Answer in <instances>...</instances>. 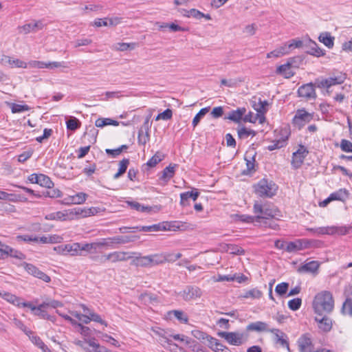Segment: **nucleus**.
Returning <instances> with one entry per match:
<instances>
[{"instance_id":"nucleus-31","label":"nucleus","mask_w":352,"mask_h":352,"mask_svg":"<svg viewBox=\"0 0 352 352\" xmlns=\"http://www.w3.org/2000/svg\"><path fill=\"white\" fill-rule=\"evenodd\" d=\"M246 330L248 331H256V332H263V331H269L270 329H268V324L262 321H256L254 322L250 323L246 327Z\"/></svg>"},{"instance_id":"nucleus-6","label":"nucleus","mask_w":352,"mask_h":352,"mask_svg":"<svg viewBox=\"0 0 352 352\" xmlns=\"http://www.w3.org/2000/svg\"><path fill=\"white\" fill-rule=\"evenodd\" d=\"M352 232V226H327L318 228V233L320 234L342 236Z\"/></svg>"},{"instance_id":"nucleus-58","label":"nucleus","mask_w":352,"mask_h":352,"mask_svg":"<svg viewBox=\"0 0 352 352\" xmlns=\"http://www.w3.org/2000/svg\"><path fill=\"white\" fill-rule=\"evenodd\" d=\"M302 305V300L300 298H296L288 302V307L292 311L298 310Z\"/></svg>"},{"instance_id":"nucleus-42","label":"nucleus","mask_w":352,"mask_h":352,"mask_svg":"<svg viewBox=\"0 0 352 352\" xmlns=\"http://www.w3.org/2000/svg\"><path fill=\"white\" fill-rule=\"evenodd\" d=\"M268 102L267 100H262L259 98L258 102L254 104V109L257 113L265 114L267 111Z\"/></svg>"},{"instance_id":"nucleus-15","label":"nucleus","mask_w":352,"mask_h":352,"mask_svg":"<svg viewBox=\"0 0 352 352\" xmlns=\"http://www.w3.org/2000/svg\"><path fill=\"white\" fill-rule=\"evenodd\" d=\"M298 94L299 97L304 98L306 100L316 99V94L314 85L309 82L300 86L298 89Z\"/></svg>"},{"instance_id":"nucleus-39","label":"nucleus","mask_w":352,"mask_h":352,"mask_svg":"<svg viewBox=\"0 0 352 352\" xmlns=\"http://www.w3.org/2000/svg\"><path fill=\"white\" fill-rule=\"evenodd\" d=\"M318 39L328 48L331 49L334 45V37L331 36L329 32H322L320 34Z\"/></svg>"},{"instance_id":"nucleus-8","label":"nucleus","mask_w":352,"mask_h":352,"mask_svg":"<svg viewBox=\"0 0 352 352\" xmlns=\"http://www.w3.org/2000/svg\"><path fill=\"white\" fill-rule=\"evenodd\" d=\"M318 243H274V246L276 249L283 250L289 253L297 252L300 250L309 248H318Z\"/></svg>"},{"instance_id":"nucleus-55","label":"nucleus","mask_w":352,"mask_h":352,"mask_svg":"<svg viewBox=\"0 0 352 352\" xmlns=\"http://www.w3.org/2000/svg\"><path fill=\"white\" fill-rule=\"evenodd\" d=\"M192 336L197 338V340H199L201 341H204L205 340H207L208 342V338L211 337L210 336H208L206 333L200 331L199 329H195L191 331Z\"/></svg>"},{"instance_id":"nucleus-45","label":"nucleus","mask_w":352,"mask_h":352,"mask_svg":"<svg viewBox=\"0 0 352 352\" xmlns=\"http://www.w3.org/2000/svg\"><path fill=\"white\" fill-rule=\"evenodd\" d=\"M163 159L164 155L157 152L151 158L148 160L146 165L150 168L155 167L158 163L162 161Z\"/></svg>"},{"instance_id":"nucleus-41","label":"nucleus","mask_w":352,"mask_h":352,"mask_svg":"<svg viewBox=\"0 0 352 352\" xmlns=\"http://www.w3.org/2000/svg\"><path fill=\"white\" fill-rule=\"evenodd\" d=\"M38 184L50 189L54 186V183L51 179L44 174H38Z\"/></svg>"},{"instance_id":"nucleus-5","label":"nucleus","mask_w":352,"mask_h":352,"mask_svg":"<svg viewBox=\"0 0 352 352\" xmlns=\"http://www.w3.org/2000/svg\"><path fill=\"white\" fill-rule=\"evenodd\" d=\"M218 335L234 346H240L248 340V335L244 333L221 331Z\"/></svg>"},{"instance_id":"nucleus-29","label":"nucleus","mask_w":352,"mask_h":352,"mask_svg":"<svg viewBox=\"0 0 352 352\" xmlns=\"http://www.w3.org/2000/svg\"><path fill=\"white\" fill-rule=\"evenodd\" d=\"M340 312L344 316H349L352 318V290L346 295Z\"/></svg>"},{"instance_id":"nucleus-37","label":"nucleus","mask_w":352,"mask_h":352,"mask_svg":"<svg viewBox=\"0 0 352 352\" xmlns=\"http://www.w3.org/2000/svg\"><path fill=\"white\" fill-rule=\"evenodd\" d=\"M87 197V195L86 193L78 192L68 199H65V201L67 204H82L86 201Z\"/></svg>"},{"instance_id":"nucleus-19","label":"nucleus","mask_w":352,"mask_h":352,"mask_svg":"<svg viewBox=\"0 0 352 352\" xmlns=\"http://www.w3.org/2000/svg\"><path fill=\"white\" fill-rule=\"evenodd\" d=\"M44 28V24L41 21H35L33 23H26L22 26H19L18 30L19 33L25 34L30 32H36Z\"/></svg>"},{"instance_id":"nucleus-16","label":"nucleus","mask_w":352,"mask_h":352,"mask_svg":"<svg viewBox=\"0 0 352 352\" xmlns=\"http://www.w3.org/2000/svg\"><path fill=\"white\" fill-rule=\"evenodd\" d=\"M27 64H28V66H29L30 67L39 68V69L47 68V69H52L58 68V67H65L64 62H56V61L45 63V62L39 61V60H31Z\"/></svg>"},{"instance_id":"nucleus-11","label":"nucleus","mask_w":352,"mask_h":352,"mask_svg":"<svg viewBox=\"0 0 352 352\" xmlns=\"http://www.w3.org/2000/svg\"><path fill=\"white\" fill-rule=\"evenodd\" d=\"M20 266L23 267L29 274L39 278L45 283H50L51 281V278L48 275L41 271L32 263L23 262L20 264Z\"/></svg>"},{"instance_id":"nucleus-2","label":"nucleus","mask_w":352,"mask_h":352,"mask_svg":"<svg viewBox=\"0 0 352 352\" xmlns=\"http://www.w3.org/2000/svg\"><path fill=\"white\" fill-rule=\"evenodd\" d=\"M313 308L317 315L322 316L332 312L334 309V298L329 291L318 293L313 301Z\"/></svg>"},{"instance_id":"nucleus-24","label":"nucleus","mask_w":352,"mask_h":352,"mask_svg":"<svg viewBox=\"0 0 352 352\" xmlns=\"http://www.w3.org/2000/svg\"><path fill=\"white\" fill-rule=\"evenodd\" d=\"M293 62L294 58H290L287 63L278 66L276 69V73L283 76L285 78H290L295 74L292 70Z\"/></svg>"},{"instance_id":"nucleus-23","label":"nucleus","mask_w":352,"mask_h":352,"mask_svg":"<svg viewBox=\"0 0 352 352\" xmlns=\"http://www.w3.org/2000/svg\"><path fill=\"white\" fill-rule=\"evenodd\" d=\"M132 254H135V252H114L105 256L106 260H111L112 262L122 261L130 259L133 257Z\"/></svg>"},{"instance_id":"nucleus-18","label":"nucleus","mask_w":352,"mask_h":352,"mask_svg":"<svg viewBox=\"0 0 352 352\" xmlns=\"http://www.w3.org/2000/svg\"><path fill=\"white\" fill-rule=\"evenodd\" d=\"M303 43L300 40L292 39L287 43H284L283 45L277 47L281 56L289 54L291 51L294 48H300L302 47Z\"/></svg>"},{"instance_id":"nucleus-3","label":"nucleus","mask_w":352,"mask_h":352,"mask_svg":"<svg viewBox=\"0 0 352 352\" xmlns=\"http://www.w3.org/2000/svg\"><path fill=\"white\" fill-rule=\"evenodd\" d=\"M254 212L256 214L257 223L260 226L270 227L274 228L275 222L273 220L276 215V209L267 205H262L258 202L254 204Z\"/></svg>"},{"instance_id":"nucleus-1","label":"nucleus","mask_w":352,"mask_h":352,"mask_svg":"<svg viewBox=\"0 0 352 352\" xmlns=\"http://www.w3.org/2000/svg\"><path fill=\"white\" fill-rule=\"evenodd\" d=\"M63 243L60 245L54 248V250L59 254L75 255H86L88 253L94 252L99 245H105L106 243Z\"/></svg>"},{"instance_id":"nucleus-60","label":"nucleus","mask_w":352,"mask_h":352,"mask_svg":"<svg viewBox=\"0 0 352 352\" xmlns=\"http://www.w3.org/2000/svg\"><path fill=\"white\" fill-rule=\"evenodd\" d=\"M186 344L194 352H197V351L201 346V345L197 341L190 338H186Z\"/></svg>"},{"instance_id":"nucleus-64","label":"nucleus","mask_w":352,"mask_h":352,"mask_svg":"<svg viewBox=\"0 0 352 352\" xmlns=\"http://www.w3.org/2000/svg\"><path fill=\"white\" fill-rule=\"evenodd\" d=\"M340 148L344 152L352 153V142L349 140L342 139L340 142Z\"/></svg>"},{"instance_id":"nucleus-7","label":"nucleus","mask_w":352,"mask_h":352,"mask_svg":"<svg viewBox=\"0 0 352 352\" xmlns=\"http://www.w3.org/2000/svg\"><path fill=\"white\" fill-rule=\"evenodd\" d=\"M203 294L202 290L195 285H187L181 292L178 293V296L182 298L185 301H190L200 298Z\"/></svg>"},{"instance_id":"nucleus-46","label":"nucleus","mask_w":352,"mask_h":352,"mask_svg":"<svg viewBox=\"0 0 352 352\" xmlns=\"http://www.w3.org/2000/svg\"><path fill=\"white\" fill-rule=\"evenodd\" d=\"M150 140V135L148 131H144L142 129H140L138 131V142L140 145L145 146L146 144Z\"/></svg>"},{"instance_id":"nucleus-10","label":"nucleus","mask_w":352,"mask_h":352,"mask_svg":"<svg viewBox=\"0 0 352 352\" xmlns=\"http://www.w3.org/2000/svg\"><path fill=\"white\" fill-rule=\"evenodd\" d=\"M313 118V114L308 113L305 109H298L292 119V124L300 129L306 123L311 122Z\"/></svg>"},{"instance_id":"nucleus-50","label":"nucleus","mask_w":352,"mask_h":352,"mask_svg":"<svg viewBox=\"0 0 352 352\" xmlns=\"http://www.w3.org/2000/svg\"><path fill=\"white\" fill-rule=\"evenodd\" d=\"M226 251L232 254L241 255L244 254V250L234 243H227Z\"/></svg>"},{"instance_id":"nucleus-47","label":"nucleus","mask_w":352,"mask_h":352,"mask_svg":"<svg viewBox=\"0 0 352 352\" xmlns=\"http://www.w3.org/2000/svg\"><path fill=\"white\" fill-rule=\"evenodd\" d=\"M170 338H173L175 340H180L182 342H186V338L187 337L183 335L181 336L179 334L163 336H162V342H166L168 344H171L172 340H170Z\"/></svg>"},{"instance_id":"nucleus-13","label":"nucleus","mask_w":352,"mask_h":352,"mask_svg":"<svg viewBox=\"0 0 352 352\" xmlns=\"http://www.w3.org/2000/svg\"><path fill=\"white\" fill-rule=\"evenodd\" d=\"M18 239H21L25 242H60L61 238L57 235H45L41 237H38L33 235H23L18 236Z\"/></svg>"},{"instance_id":"nucleus-44","label":"nucleus","mask_w":352,"mask_h":352,"mask_svg":"<svg viewBox=\"0 0 352 352\" xmlns=\"http://www.w3.org/2000/svg\"><path fill=\"white\" fill-rule=\"evenodd\" d=\"M127 204L132 208L137 211L143 212H149L151 211V207L145 206L136 201H127Z\"/></svg>"},{"instance_id":"nucleus-43","label":"nucleus","mask_w":352,"mask_h":352,"mask_svg":"<svg viewBox=\"0 0 352 352\" xmlns=\"http://www.w3.org/2000/svg\"><path fill=\"white\" fill-rule=\"evenodd\" d=\"M210 107H204L200 109V111L195 115L194 117L192 124L193 128H195L198 124L199 123L200 120L204 117V116L209 111Z\"/></svg>"},{"instance_id":"nucleus-62","label":"nucleus","mask_w":352,"mask_h":352,"mask_svg":"<svg viewBox=\"0 0 352 352\" xmlns=\"http://www.w3.org/2000/svg\"><path fill=\"white\" fill-rule=\"evenodd\" d=\"M172 116H173L172 110L170 109H166L163 112L159 113L156 116L155 120H170L172 118Z\"/></svg>"},{"instance_id":"nucleus-33","label":"nucleus","mask_w":352,"mask_h":352,"mask_svg":"<svg viewBox=\"0 0 352 352\" xmlns=\"http://www.w3.org/2000/svg\"><path fill=\"white\" fill-rule=\"evenodd\" d=\"M245 108H238L236 110L231 111L225 119H228L234 122H239L245 115Z\"/></svg>"},{"instance_id":"nucleus-32","label":"nucleus","mask_w":352,"mask_h":352,"mask_svg":"<svg viewBox=\"0 0 352 352\" xmlns=\"http://www.w3.org/2000/svg\"><path fill=\"white\" fill-rule=\"evenodd\" d=\"M307 47L308 50L306 52L310 55L320 57L325 54L324 50L319 47L317 43L312 40L309 41Z\"/></svg>"},{"instance_id":"nucleus-9","label":"nucleus","mask_w":352,"mask_h":352,"mask_svg":"<svg viewBox=\"0 0 352 352\" xmlns=\"http://www.w3.org/2000/svg\"><path fill=\"white\" fill-rule=\"evenodd\" d=\"M308 154V149L302 144L299 145L298 149L292 154V158L291 161L292 168L294 169H298L300 168Z\"/></svg>"},{"instance_id":"nucleus-38","label":"nucleus","mask_w":352,"mask_h":352,"mask_svg":"<svg viewBox=\"0 0 352 352\" xmlns=\"http://www.w3.org/2000/svg\"><path fill=\"white\" fill-rule=\"evenodd\" d=\"M168 316L171 317L174 316L177 320L183 324H186L188 322V315L182 310H172L168 312Z\"/></svg>"},{"instance_id":"nucleus-20","label":"nucleus","mask_w":352,"mask_h":352,"mask_svg":"<svg viewBox=\"0 0 352 352\" xmlns=\"http://www.w3.org/2000/svg\"><path fill=\"white\" fill-rule=\"evenodd\" d=\"M0 63L3 65H9L11 67H18V68H27L28 64L27 63L18 59L13 58L9 56L3 55L0 59Z\"/></svg>"},{"instance_id":"nucleus-28","label":"nucleus","mask_w":352,"mask_h":352,"mask_svg":"<svg viewBox=\"0 0 352 352\" xmlns=\"http://www.w3.org/2000/svg\"><path fill=\"white\" fill-rule=\"evenodd\" d=\"M178 166L177 164H169L161 173L160 179L166 184L175 175V168Z\"/></svg>"},{"instance_id":"nucleus-34","label":"nucleus","mask_w":352,"mask_h":352,"mask_svg":"<svg viewBox=\"0 0 352 352\" xmlns=\"http://www.w3.org/2000/svg\"><path fill=\"white\" fill-rule=\"evenodd\" d=\"M319 263L316 261L308 262L299 267L300 272L315 273L319 268Z\"/></svg>"},{"instance_id":"nucleus-57","label":"nucleus","mask_w":352,"mask_h":352,"mask_svg":"<svg viewBox=\"0 0 352 352\" xmlns=\"http://www.w3.org/2000/svg\"><path fill=\"white\" fill-rule=\"evenodd\" d=\"M289 288V283L283 282L281 283L278 284L276 286L275 292L276 294L280 296L285 295Z\"/></svg>"},{"instance_id":"nucleus-56","label":"nucleus","mask_w":352,"mask_h":352,"mask_svg":"<svg viewBox=\"0 0 352 352\" xmlns=\"http://www.w3.org/2000/svg\"><path fill=\"white\" fill-rule=\"evenodd\" d=\"M30 107L27 104H12L11 110L13 113H21L30 110Z\"/></svg>"},{"instance_id":"nucleus-49","label":"nucleus","mask_w":352,"mask_h":352,"mask_svg":"<svg viewBox=\"0 0 352 352\" xmlns=\"http://www.w3.org/2000/svg\"><path fill=\"white\" fill-rule=\"evenodd\" d=\"M238 136L241 139L247 138L248 136L252 135L254 136L256 135V132L251 129H248L245 127H241L238 129L237 130Z\"/></svg>"},{"instance_id":"nucleus-63","label":"nucleus","mask_w":352,"mask_h":352,"mask_svg":"<svg viewBox=\"0 0 352 352\" xmlns=\"http://www.w3.org/2000/svg\"><path fill=\"white\" fill-rule=\"evenodd\" d=\"M313 84L314 85V87H316L320 89H322V88L329 89L327 78H318L315 80L314 83H313Z\"/></svg>"},{"instance_id":"nucleus-27","label":"nucleus","mask_w":352,"mask_h":352,"mask_svg":"<svg viewBox=\"0 0 352 352\" xmlns=\"http://www.w3.org/2000/svg\"><path fill=\"white\" fill-rule=\"evenodd\" d=\"M289 133L287 130H284L282 137L278 140H274L270 145L267 146V150L272 151L276 149L281 148L286 146Z\"/></svg>"},{"instance_id":"nucleus-40","label":"nucleus","mask_w":352,"mask_h":352,"mask_svg":"<svg viewBox=\"0 0 352 352\" xmlns=\"http://www.w3.org/2000/svg\"><path fill=\"white\" fill-rule=\"evenodd\" d=\"M332 201L338 200L344 201L349 197V192L345 188H341L339 190L334 192L330 195Z\"/></svg>"},{"instance_id":"nucleus-22","label":"nucleus","mask_w":352,"mask_h":352,"mask_svg":"<svg viewBox=\"0 0 352 352\" xmlns=\"http://www.w3.org/2000/svg\"><path fill=\"white\" fill-rule=\"evenodd\" d=\"M131 264L136 267H152L151 260L148 256H142L140 254H132Z\"/></svg>"},{"instance_id":"nucleus-21","label":"nucleus","mask_w":352,"mask_h":352,"mask_svg":"<svg viewBox=\"0 0 352 352\" xmlns=\"http://www.w3.org/2000/svg\"><path fill=\"white\" fill-rule=\"evenodd\" d=\"M297 342L299 352H310L311 350H314L311 339L307 334L300 336Z\"/></svg>"},{"instance_id":"nucleus-54","label":"nucleus","mask_w":352,"mask_h":352,"mask_svg":"<svg viewBox=\"0 0 352 352\" xmlns=\"http://www.w3.org/2000/svg\"><path fill=\"white\" fill-rule=\"evenodd\" d=\"M67 128L70 131H76L80 126V121L76 118H72L66 122Z\"/></svg>"},{"instance_id":"nucleus-36","label":"nucleus","mask_w":352,"mask_h":352,"mask_svg":"<svg viewBox=\"0 0 352 352\" xmlns=\"http://www.w3.org/2000/svg\"><path fill=\"white\" fill-rule=\"evenodd\" d=\"M0 296L8 302L20 307L21 299L16 296L7 292H0Z\"/></svg>"},{"instance_id":"nucleus-30","label":"nucleus","mask_w":352,"mask_h":352,"mask_svg":"<svg viewBox=\"0 0 352 352\" xmlns=\"http://www.w3.org/2000/svg\"><path fill=\"white\" fill-rule=\"evenodd\" d=\"M208 346L215 352H232L226 346L213 337L208 338Z\"/></svg>"},{"instance_id":"nucleus-4","label":"nucleus","mask_w":352,"mask_h":352,"mask_svg":"<svg viewBox=\"0 0 352 352\" xmlns=\"http://www.w3.org/2000/svg\"><path fill=\"white\" fill-rule=\"evenodd\" d=\"M254 188L258 196L270 198L276 195L278 187L272 181L262 179L254 186Z\"/></svg>"},{"instance_id":"nucleus-51","label":"nucleus","mask_w":352,"mask_h":352,"mask_svg":"<svg viewBox=\"0 0 352 352\" xmlns=\"http://www.w3.org/2000/svg\"><path fill=\"white\" fill-rule=\"evenodd\" d=\"M87 343L93 348L94 352H113L107 347L100 346L99 344L96 343L94 340H89Z\"/></svg>"},{"instance_id":"nucleus-25","label":"nucleus","mask_w":352,"mask_h":352,"mask_svg":"<svg viewBox=\"0 0 352 352\" xmlns=\"http://www.w3.org/2000/svg\"><path fill=\"white\" fill-rule=\"evenodd\" d=\"M0 251L2 252V257H0V259H4L8 256L19 260H23L25 258V255L21 252L16 250L8 245H6L4 249L0 248Z\"/></svg>"},{"instance_id":"nucleus-14","label":"nucleus","mask_w":352,"mask_h":352,"mask_svg":"<svg viewBox=\"0 0 352 352\" xmlns=\"http://www.w3.org/2000/svg\"><path fill=\"white\" fill-rule=\"evenodd\" d=\"M270 332L272 333L274 336V341L275 344H279L283 348H286L289 352H291L288 337L286 333L278 329H271Z\"/></svg>"},{"instance_id":"nucleus-12","label":"nucleus","mask_w":352,"mask_h":352,"mask_svg":"<svg viewBox=\"0 0 352 352\" xmlns=\"http://www.w3.org/2000/svg\"><path fill=\"white\" fill-rule=\"evenodd\" d=\"M184 226L181 221H164L157 224L152 225L153 232L158 231H176L177 230H182Z\"/></svg>"},{"instance_id":"nucleus-48","label":"nucleus","mask_w":352,"mask_h":352,"mask_svg":"<svg viewBox=\"0 0 352 352\" xmlns=\"http://www.w3.org/2000/svg\"><path fill=\"white\" fill-rule=\"evenodd\" d=\"M262 295H263V293L261 291H260L257 288H254V289L247 291L243 296V298H254V299H255V298L259 299L262 297Z\"/></svg>"},{"instance_id":"nucleus-26","label":"nucleus","mask_w":352,"mask_h":352,"mask_svg":"<svg viewBox=\"0 0 352 352\" xmlns=\"http://www.w3.org/2000/svg\"><path fill=\"white\" fill-rule=\"evenodd\" d=\"M199 196V192L196 188H193L192 191L182 192L180 194V204L183 206L189 205V199H192L193 201H196Z\"/></svg>"},{"instance_id":"nucleus-17","label":"nucleus","mask_w":352,"mask_h":352,"mask_svg":"<svg viewBox=\"0 0 352 352\" xmlns=\"http://www.w3.org/2000/svg\"><path fill=\"white\" fill-rule=\"evenodd\" d=\"M315 321L318 322L319 329L324 333H328L332 329L333 320L331 318L327 316L326 314H323L322 316L317 315L315 317Z\"/></svg>"},{"instance_id":"nucleus-35","label":"nucleus","mask_w":352,"mask_h":352,"mask_svg":"<svg viewBox=\"0 0 352 352\" xmlns=\"http://www.w3.org/2000/svg\"><path fill=\"white\" fill-rule=\"evenodd\" d=\"M346 78L345 73L339 72L337 75L331 76L327 78L329 88L333 85L342 84Z\"/></svg>"},{"instance_id":"nucleus-53","label":"nucleus","mask_w":352,"mask_h":352,"mask_svg":"<svg viewBox=\"0 0 352 352\" xmlns=\"http://www.w3.org/2000/svg\"><path fill=\"white\" fill-rule=\"evenodd\" d=\"M184 15L188 17H193L195 19H200L205 16V14L201 12L200 11L196 10V9H191L190 10H184Z\"/></svg>"},{"instance_id":"nucleus-59","label":"nucleus","mask_w":352,"mask_h":352,"mask_svg":"<svg viewBox=\"0 0 352 352\" xmlns=\"http://www.w3.org/2000/svg\"><path fill=\"white\" fill-rule=\"evenodd\" d=\"M14 323L16 327L21 329L23 332L25 333L28 336H30V335L33 334V331L28 329L27 327L23 323L22 321L18 319L14 320Z\"/></svg>"},{"instance_id":"nucleus-52","label":"nucleus","mask_w":352,"mask_h":352,"mask_svg":"<svg viewBox=\"0 0 352 352\" xmlns=\"http://www.w3.org/2000/svg\"><path fill=\"white\" fill-rule=\"evenodd\" d=\"M149 256L151 260L152 267L166 262L164 254H152L149 255Z\"/></svg>"},{"instance_id":"nucleus-61","label":"nucleus","mask_w":352,"mask_h":352,"mask_svg":"<svg viewBox=\"0 0 352 352\" xmlns=\"http://www.w3.org/2000/svg\"><path fill=\"white\" fill-rule=\"evenodd\" d=\"M238 219L241 221L245 222V223H252L255 226H258L257 223V219L256 216H250L246 214H241L237 216Z\"/></svg>"}]
</instances>
